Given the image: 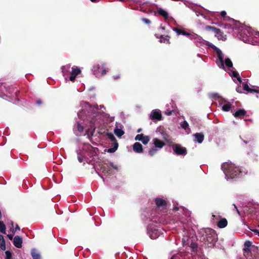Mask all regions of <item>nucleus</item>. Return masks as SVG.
Listing matches in <instances>:
<instances>
[{
    "label": "nucleus",
    "instance_id": "nucleus-5",
    "mask_svg": "<svg viewBox=\"0 0 259 259\" xmlns=\"http://www.w3.org/2000/svg\"><path fill=\"white\" fill-rule=\"evenodd\" d=\"M212 97L218 98L219 104L222 106V109L224 111H229L231 107V103L226 100L220 98L217 94H212Z\"/></svg>",
    "mask_w": 259,
    "mask_h": 259
},
{
    "label": "nucleus",
    "instance_id": "nucleus-34",
    "mask_svg": "<svg viewBox=\"0 0 259 259\" xmlns=\"http://www.w3.org/2000/svg\"><path fill=\"white\" fill-rule=\"evenodd\" d=\"M77 159L79 162H82L84 161V156L80 154L79 152H77Z\"/></svg>",
    "mask_w": 259,
    "mask_h": 259
},
{
    "label": "nucleus",
    "instance_id": "nucleus-50",
    "mask_svg": "<svg viewBox=\"0 0 259 259\" xmlns=\"http://www.w3.org/2000/svg\"><path fill=\"white\" fill-rule=\"evenodd\" d=\"M253 231L255 233L257 234L259 236V230H256V229H255V230H253Z\"/></svg>",
    "mask_w": 259,
    "mask_h": 259
},
{
    "label": "nucleus",
    "instance_id": "nucleus-3",
    "mask_svg": "<svg viewBox=\"0 0 259 259\" xmlns=\"http://www.w3.org/2000/svg\"><path fill=\"white\" fill-rule=\"evenodd\" d=\"M222 169L227 180L239 176L242 172L240 168L236 166L234 163L231 162L224 163L222 165Z\"/></svg>",
    "mask_w": 259,
    "mask_h": 259
},
{
    "label": "nucleus",
    "instance_id": "nucleus-55",
    "mask_svg": "<svg viewBox=\"0 0 259 259\" xmlns=\"http://www.w3.org/2000/svg\"><path fill=\"white\" fill-rule=\"evenodd\" d=\"M196 15H197V16H199V15H202V16L203 15V14H200V13H198V12H196Z\"/></svg>",
    "mask_w": 259,
    "mask_h": 259
},
{
    "label": "nucleus",
    "instance_id": "nucleus-7",
    "mask_svg": "<svg viewBox=\"0 0 259 259\" xmlns=\"http://www.w3.org/2000/svg\"><path fill=\"white\" fill-rule=\"evenodd\" d=\"M111 167L115 169H117V166L114 165L113 163L110 162L109 164H104L100 167V170L102 171L104 175L108 176L113 174Z\"/></svg>",
    "mask_w": 259,
    "mask_h": 259
},
{
    "label": "nucleus",
    "instance_id": "nucleus-8",
    "mask_svg": "<svg viewBox=\"0 0 259 259\" xmlns=\"http://www.w3.org/2000/svg\"><path fill=\"white\" fill-rule=\"evenodd\" d=\"M174 153L177 155H186L187 153V149L185 147H182L181 145L175 144L172 146Z\"/></svg>",
    "mask_w": 259,
    "mask_h": 259
},
{
    "label": "nucleus",
    "instance_id": "nucleus-53",
    "mask_svg": "<svg viewBox=\"0 0 259 259\" xmlns=\"http://www.w3.org/2000/svg\"><path fill=\"white\" fill-rule=\"evenodd\" d=\"M20 229L19 227L18 226V225H17L16 226L15 230H20Z\"/></svg>",
    "mask_w": 259,
    "mask_h": 259
},
{
    "label": "nucleus",
    "instance_id": "nucleus-21",
    "mask_svg": "<svg viewBox=\"0 0 259 259\" xmlns=\"http://www.w3.org/2000/svg\"><path fill=\"white\" fill-rule=\"evenodd\" d=\"M157 13L160 15L163 16L165 19H168L169 17L168 13L162 8H158Z\"/></svg>",
    "mask_w": 259,
    "mask_h": 259
},
{
    "label": "nucleus",
    "instance_id": "nucleus-19",
    "mask_svg": "<svg viewBox=\"0 0 259 259\" xmlns=\"http://www.w3.org/2000/svg\"><path fill=\"white\" fill-rule=\"evenodd\" d=\"M133 150L136 153H142L143 152L142 144L138 142L135 143L133 145Z\"/></svg>",
    "mask_w": 259,
    "mask_h": 259
},
{
    "label": "nucleus",
    "instance_id": "nucleus-17",
    "mask_svg": "<svg viewBox=\"0 0 259 259\" xmlns=\"http://www.w3.org/2000/svg\"><path fill=\"white\" fill-rule=\"evenodd\" d=\"M13 244L15 247L21 248L22 244V238L19 236H16L14 238Z\"/></svg>",
    "mask_w": 259,
    "mask_h": 259
},
{
    "label": "nucleus",
    "instance_id": "nucleus-57",
    "mask_svg": "<svg viewBox=\"0 0 259 259\" xmlns=\"http://www.w3.org/2000/svg\"><path fill=\"white\" fill-rule=\"evenodd\" d=\"M114 79H117V78H119V76H116V77H114Z\"/></svg>",
    "mask_w": 259,
    "mask_h": 259
},
{
    "label": "nucleus",
    "instance_id": "nucleus-45",
    "mask_svg": "<svg viewBox=\"0 0 259 259\" xmlns=\"http://www.w3.org/2000/svg\"><path fill=\"white\" fill-rule=\"evenodd\" d=\"M11 223V226H12V228H11V229H10V230H11V231H12V232H13V233H15V232H14V229L13 228V224H14L13 222V221H11V223Z\"/></svg>",
    "mask_w": 259,
    "mask_h": 259
},
{
    "label": "nucleus",
    "instance_id": "nucleus-18",
    "mask_svg": "<svg viewBox=\"0 0 259 259\" xmlns=\"http://www.w3.org/2000/svg\"><path fill=\"white\" fill-rule=\"evenodd\" d=\"M155 203L158 207L165 208L166 206V202L165 200L161 198H156Z\"/></svg>",
    "mask_w": 259,
    "mask_h": 259
},
{
    "label": "nucleus",
    "instance_id": "nucleus-6",
    "mask_svg": "<svg viewBox=\"0 0 259 259\" xmlns=\"http://www.w3.org/2000/svg\"><path fill=\"white\" fill-rule=\"evenodd\" d=\"M218 239L217 235L213 230H209L206 232L205 236V242L210 244V246L213 245Z\"/></svg>",
    "mask_w": 259,
    "mask_h": 259
},
{
    "label": "nucleus",
    "instance_id": "nucleus-52",
    "mask_svg": "<svg viewBox=\"0 0 259 259\" xmlns=\"http://www.w3.org/2000/svg\"><path fill=\"white\" fill-rule=\"evenodd\" d=\"M36 103L38 105L40 104L41 103V101L40 100H38L36 101Z\"/></svg>",
    "mask_w": 259,
    "mask_h": 259
},
{
    "label": "nucleus",
    "instance_id": "nucleus-32",
    "mask_svg": "<svg viewBox=\"0 0 259 259\" xmlns=\"http://www.w3.org/2000/svg\"><path fill=\"white\" fill-rule=\"evenodd\" d=\"M150 141V138L148 136H144L141 140V142L144 144H147Z\"/></svg>",
    "mask_w": 259,
    "mask_h": 259
},
{
    "label": "nucleus",
    "instance_id": "nucleus-40",
    "mask_svg": "<svg viewBox=\"0 0 259 259\" xmlns=\"http://www.w3.org/2000/svg\"><path fill=\"white\" fill-rule=\"evenodd\" d=\"M182 34H183L184 35L187 36L189 37V38H190V35H192V33H188V32L185 31L184 30H183L182 32Z\"/></svg>",
    "mask_w": 259,
    "mask_h": 259
},
{
    "label": "nucleus",
    "instance_id": "nucleus-56",
    "mask_svg": "<svg viewBox=\"0 0 259 259\" xmlns=\"http://www.w3.org/2000/svg\"><path fill=\"white\" fill-rule=\"evenodd\" d=\"M174 209L175 210H178V208L177 207H175L174 208Z\"/></svg>",
    "mask_w": 259,
    "mask_h": 259
},
{
    "label": "nucleus",
    "instance_id": "nucleus-33",
    "mask_svg": "<svg viewBox=\"0 0 259 259\" xmlns=\"http://www.w3.org/2000/svg\"><path fill=\"white\" fill-rule=\"evenodd\" d=\"M158 150V149L156 148L155 147L154 148H152L151 149H150L149 151V154L150 155L153 156L157 153Z\"/></svg>",
    "mask_w": 259,
    "mask_h": 259
},
{
    "label": "nucleus",
    "instance_id": "nucleus-23",
    "mask_svg": "<svg viewBox=\"0 0 259 259\" xmlns=\"http://www.w3.org/2000/svg\"><path fill=\"white\" fill-rule=\"evenodd\" d=\"M31 254L33 259H41L40 255L36 249H32L31 251Z\"/></svg>",
    "mask_w": 259,
    "mask_h": 259
},
{
    "label": "nucleus",
    "instance_id": "nucleus-2",
    "mask_svg": "<svg viewBox=\"0 0 259 259\" xmlns=\"http://www.w3.org/2000/svg\"><path fill=\"white\" fill-rule=\"evenodd\" d=\"M190 39H192L196 44V45L199 47H201L204 46H207L212 48L214 51H215L218 58H219L220 60L221 65L224 67L223 54L219 49H218L213 45L205 40L202 38V37L198 35L195 33H192V34L190 35Z\"/></svg>",
    "mask_w": 259,
    "mask_h": 259
},
{
    "label": "nucleus",
    "instance_id": "nucleus-16",
    "mask_svg": "<svg viewBox=\"0 0 259 259\" xmlns=\"http://www.w3.org/2000/svg\"><path fill=\"white\" fill-rule=\"evenodd\" d=\"M152 142L154 147L158 149L162 148L165 146V143L157 138H154L152 140Z\"/></svg>",
    "mask_w": 259,
    "mask_h": 259
},
{
    "label": "nucleus",
    "instance_id": "nucleus-62",
    "mask_svg": "<svg viewBox=\"0 0 259 259\" xmlns=\"http://www.w3.org/2000/svg\"><path fill=\"white\" fill-rule=\"evenodd\" d=\"M100 107H101V108H103V106H100Z\"/></svg>",
    "mask_w": 259,
    "mask_h": 259
},
{
    "label": "nucleus",
    "instance_id": "nucleus-25",
    "mask_svg": "<svg viewBox=\"0 0 259 259\" xmlns=\"http://www.w3.org/2000/svg\"><path fill=\"white\" fill-rule=\"evenodd\" d=\"M246 113V111L244 109H240L237 111L234 114L235 117H241L244 115Z\"/></svg>",
    "mask_w": 259,
    "mask_h": 259
},
{
    "label": "nucleus",
    "instance_id": "nucleus-44",
    "mask_svg": "<svg viewBox=\"0 0 259 259\" xmlns=\"http://www.w3.org/2000/svg\"><path fill=\"white\" fill-rule=\"evenodd\" d=\"M233 205H234V208H235L236 211L237 212L238 214L240 215V212L239 210H238V209L237 208V207L236 206V205L235 204H234Z\"/></svg>",
    "mask_w": 259,
    "mask_h": 259
},
{
    "label": "nucleus",
    "instance_id": "nucleus-49",
    "mask_svg": "<svg viewBox=\"0 0 259 259\" xmlns=\"http://www.w3.org/2000/svg\"><path fill=\"white\" fill-rule=\"evenodd\" d=\"M7 236L10 240H12L13 237V234H9L7 235Z\"/></svg>",
    "mask_w": 259,
    "mask_h": 259
},
{
    "label": "nucleus",
    "instance_id": "nucleus-29",
    "mask_svg": "<svg viewBox=\"0 0 259 259\" xmlns=\"http://www.w3.org/2000/svg\"><path fill=\"white\" fill-rule=\"evenodd\" d=\"M232 77L234 78H236L237 80L240 83L241 82V79L239 76V74L235 71H233L232 72Z\"/></svg>",
    "mask_w": 259,
    "mask_h": 259
},
{
    "label": "nucleus",
    "instance_id": "nucleus-60",
    "mask_svg": "<svg viewBox=\"0 0 259 259\" xmlns=\"http://www.w3.org/2000/svg\"><path fill=\"white\" fill-rule=\"evenodd\" d=\"M226 26L230 27V25H226Z\"/></svg>",
    "mask_w": 259,
    "mask_h": 259
},
{
    "label": "nucleus",
    "instance_id": "nucleus-14",
    "mask_svg": "<svg viewBox=\"0 0 259 259\" xmlns=\"http://www.w3.org/2000/svg\"><path fill=\"white\" fill-rule=\"evenodd\" d=\"M218 59H219L218 58ZM218 64L219 65V66L220 67V68H222L223 69H225V64L226 65V67H228L229 68H233V64H232V61H231V60L229 59V58H226L225 60H224V56H223V63H224V67H223L221 65V63H220V60H219V62H218Z\"/></svg>",
    "mask_w": 259,
    "mask_h": 259
},
{
    "label": "nucleus",
    "instance_id": "nucleus-37",
    "mask_svg": "<svg viewBox=\"0 0 259 259\" xmlns=\"http://www.w3.org/2000/svg\"><path fill=\"white\" fill-rule=\"evenodd\" d=\"M6 258L5 259H12V253L7 250L5 252Z\"/></svg>",
    "mask_w": 259,
    "mask_h": 259
},
{
    "label": "nucleus",
    "instance_id": "nucleus-43",
    "mask_svg": "<svg viewBox=\"0 0 259 259\" xmlns=\"http://www.w3.org/2000/svg\"><path fill=\"white\" fill-rule=\"evenodd\" d=\"M226 14H227V13L225 11H222L221 13V15L222 17H223L224 18H225L226 17Z\"/></svg>",
    "mask_w": 259,
    "mask_h": 259
},
{
    "label": "nucleus",
    "instance_id": "nucleus-30",
    "mask_svg": "<svg viewBox=\"0 0 259 259\" xmlns=\"http://www.w3.org/2000/svg\"><path fill=\"white\" fill-rule=\"evenodd\" d=\"M0 232L6 234V226L2 221H0Z\"/></svg>",
    "mask_w": 259,
    "mask_h": 259
},
{
    "label": "nucleus",
    "instance_id": "nucleus-46",
    "mask_svg": "<svg viewBox=\"0 0 259 259\" xmlns=\"http://www.w3.org/2000/svg\"><path fill=\"white\" fill-rule=\"evenodd\" d=\"M212 217H213V219L214 218H215L217 220H219L221 218V217L220 215H212Z\"/></svg>",
    "mask_w": 259,
    "mask_h": 259
},
{
    "label": "nucleus",
    "instance_id": "nucleus-10",
    "mask_svg": "<svg viewBox=\"0 0 259 259\" xmlns=\"http://www.w3.org/2000/svg\"><path fill=\"white\" fill-rule=\"evenodd\" d=\"M93 71L96 77L101 76L106 73V70L105 69H103L102 71L100 70V65L99 64L94 66Z\"/></svg>",
    "mask_w": 259,
    "mask_h": 259
},
{
    "label": "nucleus",
    "instance_id": "nucleus-61",
    "mask_svg": "<svg viewBox=\"0 0 259 259\" xmlns=\"http://www.w3.org/2000/svg\"><path fill=\"white\" fill-rule=\"evenodd\" d=\"M119 1L123 2L124 0H119Z\"/></svg>",
    "mask_w": 259,
    "mask_h": 259
},
{
    "label": "nucleus",
    "instance_id": "nucleus-12",
    "mask_svg": "<svg viewBox=\"0 0 259 259\" xmlns=\"http://www.w3.org/2000/svg\"><path fill=\"white\" fill-rule=\"evenodd\" d=\"M123 126L120 123H116L114 130V134L118 137H121L124 133Z\"/></svg>",
    "mask_w": 259,
    "mask_h": 259
},
{
    "label": "nucleus",
    "instance_id": "nucleus-26",
    "mask_svg": "<svg viewBox=\"0 0 259 259\" xmlns=\"http://www.w3.org/2000/svg\"><path fill=\"white\" fill-rule=\"evenodd\" d=\"M215 36L217 37L219 39L223 40L226 39V35H224L220 30H219V32L215 33Z\"/></svg>",
    "mask_w": 259,
    "mask_h": 259
},
{
    "label": "nucleus",
    "instance_id": "nucleus-35",
    "mask_svg": "<svg viewBox=\"0 0 259 259\" xmlns=\"http://www.w3.org/2000/svg\"><path fill=\"white\" fill-rule=\"evenodd\" d=\"M163 138L164 139L165 141L168 143L171 142V139L169 137V136L167 135L166 134H163Z\"/></svg>",
    "mask_w": 259,
    "mask_h": 259
},
{
    "label": "nucleus",
    "instance_id": "nucleus-41",
    "mask_svg": "<svg viewBox=\"0 0 259 259\" xmlns=\"http://www.w3.org/2000/svg\"><path fill=\"white\" fill-rule=\"evenodd\" d=\"M174 30L175 31L177 32V33L179 35L182 34V32L183 31V30H181L178 28H175Z\"/></svg>",
    "mask_w": 259,
    "mask_h": 259
},
{
    "label": "nucleus",
    "instance_id": "nucleus-42",
    "mask_svg": "<svg viewBox=\"0 0 259 259\" xmlns=\"http://www.w3.org/2000/svg\"><path fill=\"white\" fill-rule=\"evenodd\" d=\"M142 21L143 22H144L146 24H150V21L149 19H146V18H143L142 19Z\"/></svg>",
    "mask_w": 259,
    "mask_h": 259
},
{
    "label": "nucleus",
    "instance_id": "nucleus-47",
    "mask_svg": "<svg viewBox=\"0 0 259 259\" xmlns=\"http://www.w3.org/2000/svg\"><path fill=\"white\" fill-rule=\"evenodd\" d=\"M243 250L244 252H249L250 251V249L249 248H247V247H245V248H244Z\"/></svg>",
    "mask_w": 259,
    "mask_h": 259
},
{
    "label": "nucleus",
    "instance_id": "nucleus-58",
    "mask_svg": "<svg viewBox=\"0 0 259 259\" xmlns=\"http://www.w3.org/2000/svg\"><path fill=\"white\" fill-rule=\"evenodd\" d=\"M141 129H139V130H138V132H141Z\"/></svg>",
    "mask_w": 259,
    "mask_h": 259
},
{
    "label": "nucleus",
    "instance_id": "nucleus-48",
    "mask_svg": "<svg viewBox=\"0 0 259 259\" xmlns=\"http://www.w3.org/2000/svg\"><path fill=\"white\" fill-rule=\"evenodd\" d=\"M172 111H173V110L169 111H165V114H167L168 115H170L171 114Z\"/></svg>",
    "mask_w": 259,
    "mask_h": 259
},
{
    "label": "nucleus",
    "instance_id": "nucleus-4",
    "mask_svg": "<svg viewBox=\"0 0 259 259\" xmlns=\"http://www.w3.org/2000/svg\"><path fill=\"white\" fill-rule=\"evenodd\" d=\"M254 36L259 38V32H254L250 27L243 28L239 32V37L244 42H249V37Z\"/></svg>",
    "mask_w": 259,
    "mask_h": 259
},
{
    "label": "nucleus",
    "instance_id": "nucleus-36",
    "mask_svg": "<svg viewBox=\"0 0 259 259\" xmlns=\"http://www.w3.org/2000/svg\"><path fill=\"white\" fill-rule=\"evenodd\" d=\"M84 107H89V110L90 111H94L95 110H98V108H97V107H91L88 103H84Z\"/></svg>",
    "mask_w": 259,
    "mask_h": 259
},
{
    "label": "nucleus",
    "instance_id": "nucleus-9",
    "mask_svg": "<svg viewBox=\"0 0 259 259\" xmlns=\"http://www.w3.org/2000/svg\"><path fill=\"white\" fill-rule=\"evenodd\" d=\"M107 137L109 139H110L112 142H114V147L113 148L109 149L108 150V152H110V153L114 152L117 149L118 146V143L116 141L115 138L112 134H111V133L108 134Z\"/></svg>",
    "mask_w": 259,
    "mask_h": 259
},
{
    "label": "nucleus",
    "instance_id": "nucleus-31",
    "mask_svg": "<svg viewBox=\"0 0 259 259\" xmlns=\"http://www.w3.org/2000/svg\"><path fill=\"white\" fill-rule=\"evenodd\" d=\"M180 125L181 127L185 129V130L189 129V124L186 121H183L181 122Z\"/></svg>",
    "mask_w": 259,
    "mask_h": 259
},
{
    "label": "nucleus",
    "instance_id": "nucleus-59",
    "mask_svg": "<svg viewBox=\"0 0 259 259\" xmlns=\"http://www.w3.org/2000/svg\"><path fill=\"white\" fill-rule=\"evenodd\" d=\"M92 2H95L96 0H91Z\"/></svg>",
    "mask_w": 259,
    "mask_h": 259
},
{
    "label": "nucleus",
    "instance_id": "nucleus-51",
    "mask_svg": "<svg viewBox=\"0 0 259 259\" xmlns=\"http://www.w3.org/2000/svg\"><path fill=\"white\" fill-rule=\"evenodd\" d=\"M236 91L237 92L241 93V89L240 87H238L236 88Z\"/></svg>",
    "mask_w": 259,
    "mask_h": 259
},
{
    "label": "nucleus",
    "instance_id": "nucleus-15",
    "mask_svg": "<svg viewBox=\"0 0 259 259\" xmlns=\"http://www.w3.org/2000/svg\"><path fill=\"white\" fill-rule=\"evenodd\" d=\"M243 90L250 93H259V88L257 87L252 86L250 88L247 84H243Z\"/></svg>",
    "mask_w": 259,
    "mask_h": 259
},
{
    "label": "nucleus",
    "instance_id": "nucleus-28",
    "mask_svg": "<svg viewBox=\"0 0 259 259\" xmlns=\"http://www.w3.org/2000/svg\"><path fill=\"white\" fill-rule=\"evenodd\" d=\"M206 29L207 30H211L213 31L215 33L219 32V29L217 28L214 27H212L211 26H206Z\"/></svg>",
    "mask_w": 259,
    "mask_h": 259
},
{
    "label": "nucleus",
    "instance_id": "nucleus-27",
    "mask_svg": "<svg viewBox=\"0 0 259 259\" xmlns=\"http://www.w3.org/2000/svg\"><path fill=\"white\" fill-rule=\"evenodd\" d=\"M70 68V65H67L62 67V72H63L64 76H65L67 74V72H69Z\"/></svg>",
    "mask_w": 259,
    "mask_h": 259
},
{
    "label": "nucleus",
    "instance_id": "nucleus-1",
    "mask_svg": "<svg viewBox=\"0 0 259 259\" xmlns=\"http://www.w3.org/2000/svg\"><path fill=\"white\" fill-rule=\"evenodd\" d=\"M86 115V110H83L78 113V116L79 118L85 122L84 127L82 125V123L80 121L77 122V125L74 126L73 130L76 135H78L83 132V130H85V135H87L88 138L91 137L94 133L96 127L95 121L94 118L89 117L87 119L84 118Z\"/></svg>",
    "mask_w": 259,
    "mask_h": 259
},
{
    "label": "nucleus",
    "instance_id": "nucleus-54",
    "mask_svg": "<svg viewBox=\"0 0 259 259\" xmlns=\"http://www.w3.org/2000/svg\"><path fill=\"white\" fill-rule=\"evenodd\" d=\"M210 13H211V16H214V15H215V13L214 12H211Z\"/></svg>",
    "mask_w": 259,
    "mask_h": 259
},
{
    "label": "nucleus",
    "instance_id": "nucleus-22",
    "mask_svg": "<svg viewBox=\"0 0 259 259\" xmlns=\"http://www.w3.org/2000/svg\"><path fill=\"white\" fill-rule=\"evenodd\" d=\"M195 141L199 143H201L204 140V135L201 133L195 134Z\"/></svg>",
    "mask_w": 259,
    "mask_h": 259
},
{
    "label": "nucleus",
    "instance_id": "nucleus-20",
    "mask_svg": "<svg viewBox=\"0 0 259 259\" xmlns=\"http://www.w3.org/2000/svg\"><path fill=\"white\" fill-rule=\"evenodd\" d=\"M228 224V222L227 220L225 218L221 219L218 223V226L220 228H224L225 227L227 226Z\"/></svg>",
    "mask_w": 259,
    "mask_h": 259
},
{
    "label": "nucleus",
    "instance_id": "nucleus-13",
    "mask_svg": "<svg viewBox=\"0 0 259 259\" xmlns=\"http://www.w3.org/2000/svg\"><path fill=\"white\" fill-rule=\"evenodd\" d=\"M81 72L80 69L76 66L72 67L71 72V76L69 77V80L71 81H74L76 76Z\"/></svg>",
    "mask_w": 259,
    "mask_h": 259
},
{
    "label": "nucleus",
    "instance_id": "nucleus-24",
    "mask_svg": "<svg viewBox=\"0 0 259 259\" xmlns=\"http://www.w3.org/2000/svg\"><path fill=\"white\" fill-rule=\"evenodd\" d=\"M0 248L3 250L6 249V243L3 235H0Z\"/></svg>",
    "mask_w": 259,
    "mask_h": 259
},
{
    "label": "nucleus",
    "instance_id": "nucleus-39",
    "mask_svg": "<svg viewBox=\"0 0 259 259\" xmlns=\"http://www.w3.org/2000/svg\"><path fill=\"white\" fill-rule=\"evenodd\" d=\"M251 245V242L249 241H246L244 243V246L247 248H249Z\"/></svg>",
    "mask_w": 259,
    "mask_h": 259
},
{
    "label": "nucleus",
    "instance_id": "nucleus-11",
    "mask_svg": "<svg viewBox=\"0 0 259 259\" xmlns=\"http://www.w3.org/2000/svg\"><path fill=\"white\" fill-rule=\"evenodd\" d=\"M150 117L152 120H161L162 118L161 111L159 109H154L152 110L150 113Z\"/></svg>",
    "mask_w": 259,
    "mask_h": 259
},
{
    "label": "nucleus",
    "instance_id": "nucleus-38",
    "mask_svg": "<svg viewBox=\"0 0 259 259\" xmlns=\"http://www.w3.org/2000/svg\"><path fill=\"white\" fill-rule=\"evenodd\" d=\"M143 136H144L143 134H138L136 136V137L135 138V140L141 141L142 138L143 137Z\"/></svg>",
    "mask_w": 259,
    "mask_h": 259
}]
</instances>
